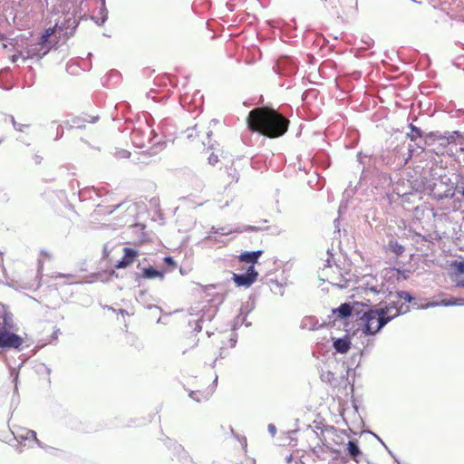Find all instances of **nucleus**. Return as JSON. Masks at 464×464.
<instances>
[{"label": "nucleus", "instance_id": "1", "mask_svg": "<svg viewBox=\"0 0 464 464\" xmlns=\"http://www.w3.org/2000/svg\"><path fill=\"white\" fill-rule=\"evenodd\" d=\"M247 124L251 130L258 131L269 138L282 136L288 127V121L267 108H256L251 111L247 117Z\"/></svg>", "mask_w": 464, "mask_h": 464}, {"label": "nucleus", "instance_id": "2", "mask_svg": "<svg viewBox=\"0 0 464 464\" xmlns=\"http://www.w3.org/2000/svg\"><path fill=\"white\" fill-rule=\"evenodd\" d=\"M399 314L400 311L392 307L369 310L361 318L362 322V331L364 334L373 335Z\"/></svg>", "mask_w": 464, "mask_h": 464}, {"label": "nucleus", "instance_id": "3", "mask_svg": "<svg viewBox=\"0 0 464 464\" xmlns=\"http://www.w3.org/2000/svg\"><path fill=\"white\" fill-rule=\"evenodd\" d=\"M13 314L5 305L0 304V348L19 349L23 344V338L14 333Z\"/></svg>", "mask_w": 464, "mask_h": 464}, {"label": "nucleus", "instance_id": "4", "mask_svg": "<svg viewBox=\"0 0 464 464\" xmlns=\"http://www.w3.org/2000/svg\"><path fill=\"white\" fill-rule=\"evenodd\" d=\"M156 137L154 130L146 122L140 123L131 132V141L138 148H146L152 144Z\"/></svg>", "mask_w": 464, "mask_h": 464}, {"label": "nucleus", "instance_id": "5", "mask_svg": "<svg viewBox=\"0 0 464 464\" xmlns=\"http://www.w3.org/2000/svg\"><path fill=\"white\" fill-rule=\"evenodd\" d=\"M258 273L254 266H249L244 274H233L232 279L237 286L249 287L257 278Z\"/></svg>", "mask_w": 464, "mask_h": 464}, {"label": "nucleus", "instance_id": "6", "mask_svg": "<svg viewBox=\"0 0 464 464\" xmlns=\"http://www.w3.org/2000/svg\"><path fill=\"white\" fill-rule=\"evenodd\" d=\"M256 230V228L255 227H247L246 228H235V229H232V228H227V227H219V228H216V227H212L211 228V231L208 233V235L207 236V239L212 241V242H221L219 239H218L216 234H219L220 236H227V235H229L233 232H237V233H242L246 230Z\"/></svg>", "mask_w": 464, "mask_h": 464}, {"label": "nucleus", "instance_id": "7", "mask_svg": "<svg viewBox=\"0 0 464 464\" xmlns=\"http://www.w3.org/2000/svg\"><path fill=\"white\" fill-rule=\"evenodd\" d=\"M50 44H45L42 41L31 44L27 47L26 58H42L50 51Z\"/></svg>", "mask_w": 464, "mask_h": 464}, {"label": "nucleus", "instance_id": "8", "mask_svg": "<svg viewBox=\"0 0 464 464\" xmlns=\"http://www.w3.org/2000/svg\"><path fill=\"white\" fill-rule=\"evenodd\" d=\"M417 309H427L430 307H436V306H450V305H464V299L463 298H452L450 300H441L438 302H428L424 304H413Z\"/></svg>", "mask_w": 464, "mask_h": 464}, {"label": "nucleus", "instance_id": "9", "mask_svg": "<svg viewBox=\"0 0 464 464\" xmlns=\"http://www.w3.org/2000/svg\"><path fill=\"white\" fill-rule=\"evenodd\" d=\"M362 285L373 293H384L387 289L383 283L378 284L376 277L364 276L362 279Z\"/></svg>", "mask_w": 464, "mask_h": 464}, {"label": "nucleus", "instance_id": "10", "mask_svg": "<svg viewBox=\"0 0 464 464\" xmlns=\"http://www.w3.org/2000/svg\"><path fill=\"white\" fill-rule=\"evenodd\" d=\"M314 455L323 460L333 459L335 458L336 452L324 443L318 444L313 448Z\"/></svg>", "mask_w": 464, "mask_h": 464}, {"label": "nucleus", "instance_id": "11", "mask_svg": "<svg viewBox=\"0 0 464 464\" xmlns=\"http://www.w3.org/2000/svg\"><path fill=\"white\" fill-rule=\"evenodd\" d=\"M123 253V257L115 265V268L117 269H121L129 266L134 262L135 258L138 256V251L130 247H124Z\"/></svg>", "mask_w": 464, "mask_h": 464}, {"label": "nucleus", "instance_id": "12", "mask_svg": "<svg viewBox=\"0 0 464 464\" xmlns=\"http://www.w3.org/2000/svg\"><path fill=\"white\" fill-rule=\"evenodd\" d=\"M15 438L20 442L22 441H34L39 447L44 448L41 441L36 437V432L33 430L22 429L17 431Z\"/></svg>", "mask_w": 464, "mask_h": 464}, {"label": "nucleus", "instance_id": "13", "mask_svg": "<svg viewBox=\"0 0 464 464\" xmlns=\"http://www.w3.org/2000/svg\"><path fill=\"white\" fill-rule=\"evenodd\" d=\"M333 346L334 350L342 354L346 353L351 348V341L348 336L334 340Z\"/></svg>", "mask_w": 464, "mask_h": 464}, {"label": "nucleus", "instance_id": "14", "mask_svg": "<svg viewBox=\"0 0 464 464\" xmlns=\"http://www.w3.org/2000/svg\"><path fill=\"white\" fill-rule=\"evenodd\" d=\"M323 324L314 316H305L302 319L300 327L304 330L314 331L320 328Z\"/></svg>", "mask_w": 464, "mask_h": 464}, {"label": "nucleus", "instance_id": "15", "mask_svg": "<svg viewBox=\"0 0 464 464\" xmlns=\"http://www.w3.org/2000/svg\"><path fill=\"white\" fill-rule=\"evenodd\" d=\"M262 250L244 252L239 256V260L247 264H251L250 266H254V264L257 262V259L262 255Z\"/></svg>", "mask_w": 464, "mask_h": 464}, {"label": "nucleus", "instance_id": "16", "mask_svg": "<svg viewBox=\"0 0 464 464\" xmlns=\"http://www.w3.org/2000/svg\"><path fill=\"white\" fill-rule=\"evenodd\" d=\"M347 451L350 457L355 461H358L357 458L362 455L358 443L355 440H349L347 443Z\"/></svg>", "mask_w": 464, "mask_h": 464}, {"label": "nucleus", "instance_id": "17", "mask_svg": "<svg viewBox=\"0 0 464 464\" xmlns=\"http://www.w3.org/2000/svg\"><path fill=\"white\" fill-rule=\"evenodd\" d=\"M213 389H209L207 392H201L199 391L191 392L189 396L196 401L200 402L203 401L208 400V398L212 395Z\"/></svg>", "mask_w": 464, "mask_h": 464}, {"label": "nucleus", "instance_id": "18", "mask_svg": "<svg viewBox=\"0 0 464 464\" xmlns=\"http://www.w3.org/2000/svg\"><path fill=\"white\" fill-rule=\"evenodd\" d=\"M142 276L144 278L152 279L155 277H163V273L154 269L153 267H147L143 269Z\"/></svg>", "mask_w": 464, "mask_h": 464}, {"label": "nucleus", "instance_id": "19", "mask_svg": "<svg viewBox=\"0 0 464 464\" xmlns=\"http://www.w3.org/2000/svg\"><path fill=\"white\" fill-rule=\"evenodd\" d=\"M327 280L333 285H336L337 287L339 288H346L349 286V281L351 280V278H346V277H343L342 276L340 279L339 278H334V277H329L327 278Z\"/></svg>", "mask_w": 464, "mask_h": 464}, {"label": "nucleus", "instance_id": "20", "mask_svg": "<svg viewBox=\"0 0 464 464\" xmlns=\"http://www.w3.org/2000/svg\"><path fill=\"white\" fill-rule=\"evenodd\" d=\"M341 318H346L352 314V306L349 304H343L337 309L334 310Z\"/></svg>", "mask_w": 464, "mask_h": 464}, {"label": "nucleus", "instance_id": "21", "mask_svg": "<svg viewBox=\"0 0 464 464\" xmlns=\"http://www.w3.org/2000/svg\"><path fill=\"white\" fill-rule=\"evenodd\" d=\"M387 247L396 255H401L404 252V246L396 240L389 241Z\"/></svg>", "mask_w": 464, "mask_h": 464}, {"label": "nucleus", "instance_id": "22", "mask_svg": "<svg viewBox=\"0 0 464 464\" xmlns=\"http://www.w3.org/2000/svg\"><path fill=\"white\" fill-rule=\"evenodd\" d=\"M411 133L408 134L411 140H416L418 138H420L422 136V131L418 127L411 124Z\"/></svg>", "mask_w": 464, "mask_h": 464}, {"label": "nucleus", "instance_id": "23", "mask_svg": "<svg viewBox=\"0 0 464 464\" xmlns=\"http://www.w3.org/2000/svg\"><path fill=\"white\" fill-rule=\"evenodd\" d=\"M55 28L56 25L53 27L47 28L44 34L41 36L40 41H42L45 44H49V37L54 34Z\"/></svg>", "mask_w": 464, "mask_h": 464}, {"label": "nucleus", "instance_id": "24", "mask_svg": "<svg viewBox=\"0 0 464 464\" xmlns=\"http://www.w3.org/2000/svg\"><path fill=\"white\" fill-rule=\"evenodd\" d=\"M451 266L455 268L458 274H464V261H455L452 263Z\"/></svg>", "mask_w": 464, "mask_h": 464}, {"label": "nucleus", "instance_id": "25", "mask_svg": "<svg viewBox=\"0 0 464 464\" xmlns=\"http://www.w3.org/2000/svg\"><path fill=\"white\" fill-rule=\"evenodd\" d=\"M397 295L400 299H403L409 303L411 302V300H412L411 294L406 291L399 292V293H397Z\"/></svg>", "mask_w": 464, "mask_h": 464}, {"label": "nucleus", "instance_id": "26", "mask_svg": "<svg viewBox=\"0 0 464 464\" xmlns=\"http://www.w3.org/2000/svg\"><path fill=\"white\" fill-rule=\"evenodd\" d=\"M11 122L14 126V128L18 131H24L25 128H27V125L18 124L13 116L10 117Z\"/></svg>", "mask_w": 464, "mask_h": 464}, {"label": "nucleus", "instance_id": "27", "mask_svg": "<svg viewBox=\"0 0 464 464\" xmlns=\"http://www.w3.org/2000/svg\"><path fill=\"white\" fill-rule=\"evenodd\" d=\"M102 1V7L101 9V14H102V22L101 24H103L107 19V10L105 8V0Z\"/></svg>", "mask_w": 464, "mask_h": 464}, {"label": "nucleus", "instance_id": "28", "mask_svg": "<svg viewBox=\"0 0 464 464\" xmlns=\"http://www.w3.org/2000/svg\"><path fill=\"white\" fill-rule=\"evenodd\" d=\"M54 278H65L66 279V283L67 284H72V276L71 275H63V274H57L55 276H53Z\"/></svg>", "mask_w": 464, "mask_h": 464}, {"label": "nucleus", "instance_id": "29", "mask_svg": "<svg viewBox=\"0 0 464 464\" xmlns=\"http://www.w3.org/2000/svg\"><path fill=\"white\" fill-rule=\"evenodd\" d=\"M400 271L398 269H395V268H389V269H386L385 270V276H394L395 275L399 274Z\"/></svg>", "mask_w": 464, "mask_h": 464}, {"label": "nucleus", "instance_id": "30", "mask_svg": "<svg viewBox=\"0 0 464 464\" xmlns=\"http://www.w3.org/2000/svg\"><path fill=\"white\" fill-rule=\"evenodd\" d=\"M456 286L458 287H464V277L463 276H458L455 280Z\"/></svg>", "mask_w": 464, "mask_h": 464}, {"label": "nucleus", "instance_id": "31", "mask_svg": "<svg viewBox=\"0 0 464 464\" xmlns=\"http://www.w3.org/2000/svg\"><path fill=\"white\" fill-rule=\"evenodd\" d=\"M218 161V157L217 155H215L214 153H212V154L208 157V162H209L211 165L216 164Z\"/></svg>", "mask_w": 464, "mask_h": 464}, {"label": "nucleus", "instance_id": "32", "mask_svg": "<svg viewBox=\"0 0 464 464\" xmlns=\"http://www.w3.org/2000/svg\"><path fill=\"white\" fill-rule=\"evenodd\" d=\"M119 157L121 158H129L130 153L127 150H121L118 152Z\"/></svg>", "mask_w": 464, "mask_h": 464}, {"label": "nucleus", "instance_id": "33", "mask_svg": "<svg viewBox=\"0 0 464 464\" xmlns=\"http://www.w3.org/2000/svg\"><path fill=\"white\" fill-rule=\"evenodd\" d=\"M268 431L271 433L272 436H275L276 432V426L274 424H269L268 425Z\"/></svg>", "mask_w": 464, "mask_h": 464}, {"label": "nucleus", "instance_id": "34", "mask_svg": "<svg viewBox=\"0 0 464 464\" xmlns=\"http://www.w3.org/2000/svg\"><path fill=\"white\" fill-rule=\"evenodd\" d=\"M201 322H202V319L196 321V324H195V328H194V330L196 332H200L201 331V329H202V326L200 324Z\"/></svg>", "mask_w": 464, "mask_h": 464}, {"label": "nucleus", "instance_id": "35", "mask_svg": "<svg viewBox=\"0 0 464 464\" xmlns=\"http://www.w3.org/2000/svg\"><path fill=\"white\" fill-rule=\"evenodd\" d=\"M271 282L273 284H275L276 286H278L279 288H282L284 286V285L279 283L277 280H272Z\"/></svg>", "mask_w": 464, "mask_h": 464}, {"label": "nucleus", "instance_id": "36", "mask_svg": "<svg viewBox=\"0 0 464 464\" xmlns=\"http://www.w3.org/2000/svg\"><path fill=\"white\" fill-rule=\"evenodd\" d=\"M167 262H172V258L171 257H166L165 258Z\"/></svg>", "mask_w": 464, "mask_h": 464}, {"label": "nucleus", "instance_id": "37", "mask_svg": "<svg viewBox=\"0 0 464 464\" xmlns=\"http://www.w3.org/2000/svg\"><path fill=\"white\" fill-rule=\"evenodd\" d=\"M119 313H120L121 314H125V311H124V310H122V309H121V310L119 311Z\"/></svg>", "mask_w": 464, "mask_h": 464}, {"label": "nucleus", "instance_id": "38", "mask_svg": "<svg viewBox=\"0 0 464 464\" xmlns=\"http://www.w3.org/2000/svg\"><path fill=\"white\" fill-rule=\"evenodd\" d=\"M459 151H464V146L459 148Z\"/></svg>", "mask_w": 464, "mask_h": 464}, {"label": "nucleus", "instance_id": "39", "mask_svg": "<svg viewBox=\"0 0 464 464\" xmlns=\"http://www.w3.org/2000/svg\"><path fill=\"white\" fill-rule=\"evenodd\" d=\"M331 267H326V268H324V272H326L328 269H330Z\"/></svg>", "mask_w": 464, "mask_h": 464}, {"label": "nucleus", "instance_id": "40", "mask_svg": "<svg viewBox=\"0 0 464 464\" xmlns=\"http://www.w3.org/2000/svg\"><path fill=\"white\" fill-rule=\"evenodd\" d=\"M461 195L464 197V188H463V190L461 191Z\"/></svg>", "mask_w": 464, "mask_h": 464}]
</instances>
